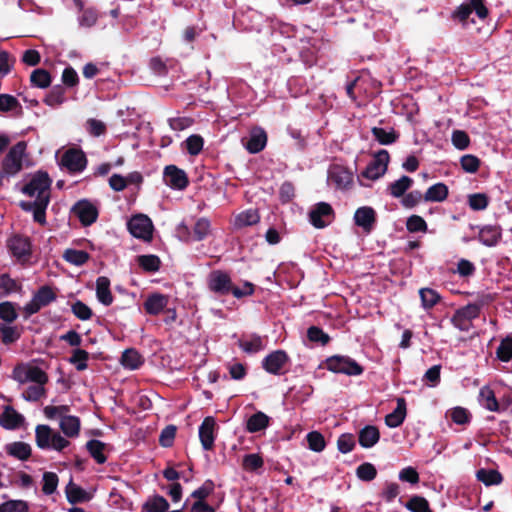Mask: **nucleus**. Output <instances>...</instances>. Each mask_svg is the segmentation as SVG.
<instances>
[{
	"label": "nucleus",
	"instance_id": "nucleus-1",
	"mask_svg": "<svg viewBox=\"0 0 512 512\" xmlns=\"http://www.w3.org/2000/svg\"><path fill=\"white\" fill-rule=\"evenodd\" d=\"M52 180L48 173L37 171L22 187L21 192L29 197L36 196L34 201H20L19 207L25 212H33V220L44 226L46 222V209L50 203V188Z\"/></svg>",
	"mask_w": 512,
	"mask_h": 512
},
{
	"label": "nucleus",
	"instance_id": "nucleus-2",
	"mask_svg": "<svg viewBox=\"0 0 512 512\" xmlns=\"http://www.w3.org/2000/svg\"><path fill=\"white\" fill-rule=\"evenodd\" d=\"M27 149L25 141H19L13 145L2 161L1 176H14L23 168V157Z\"/></svg>",
	"mask_w": 512,
	"mask_h": 512
},
{
	"label": "nucleus",
	"instance_id": "nucleus-3",
	"mask_svg": "<svg viewBox=\"0 0 512 512\" xmlns=\"http://www.w3.org/2000/svg\"><path fill=\"white\" fill-rule=\"evenodd\" d=\"M325 365L329 371L347 376H359L364 372L362 365L346 355L330 356L326 359Z\"/></svg>",
	"mask_w": 512,
	"mask_h": 512
},
{
	"label": "nucleus",
	"instance_id": "nucleus-4",
	"mask_svg": "<svg viewBox=\"0 0 512 512\" xmlns=\"http://www.w3.org/2000/svg\"><path fill=\"white\" fill-rule=\"evenodd\" d=\"M208 289L216 295L232 294L234 288L230 275L222 270H213L207 278Z\"/></svg>",
	"mask_w": 512,
	"mask_h": 512
},
{
	"label": "nucleus",
	"instance_id": "nucleus-5",
	"mask_svg": "<svg viewBox=\"0 0 512 512\" xmlns=\"http://www.w3.org/2000/svg\"><path fill=\"white\" fill-rule=\"evenodd\" d=\"M128 231L132 236L144 241H150L153 236V224L151 219L144 214L132 216L127 222Z\"/></svg>",
	"mask_w": 512,
	"mask_h": 512
},
{
	"label": "nucleus",
	"instance_id": "nucleus-6",
	"mask_svg": "<svg viewBox=\"0 0 512 512\" xmlns=\"http://www.w3.org/2000/svg\"><path fill=\"white\" fill-rule=\"evenodd\" d=\"M389 160L390 156L387 150L378 151L372 161L361 172V176L369 180L379 179L386 173Z\"/></svg>",
	"mask_w": 512,
	"mask_h": 512
},
{
	"label": "nucleus",
	"instance_id": "nucleus-7",
	"mask_svg": "<svg viewBox=\"0 0 512 512\" xmlns=\"http://www.w3.org/2000/svg\"><path fill=\"white\" fill-rule=\"evenodd\" d=\"M335 218L332 206L327 202H319L309 212V221L317 229L327 227Z\"/></svg>",
	"mask_w": 512,
	"mask_h": 512
},
{
	"label": "nucleus",
	"instance_id": "nucleus-8",
	"mask_svg": "<svg viewBox=\"0 0 512 512\" xmlns=\"http://www.w3.org/2000/svg\"><path fill=\"white\" fill-rule=\"evenodd\" d=\"M328 182L337 189H349L353 184V173L343 165L333 164L328 169Z\"/></svg>",
	"mask_w": 512,
	"mask_h": 512
},
{
	"label": "nucleus",
	"instance_id": "nucleus-9",
	"mask_svg": "<svg viewBox=\"0 0 512 512\" xmlns=\"http://www.w3.org/2000/svg\"><path fill=\"white\" fill-rule=\"evenodd\" d=\"M71 212L78 217L83 226H90L95 223L99 215L97 207L87 199L77 201Z\"/></svg>",
	"mask_w": 512,
	"mask_h": 512
},
{
	"label": "nucleus",
	"instance_id": "nucleus-10",
	"mask_svg": "<svg viewBox=\"0 0 512 512\" xmlns=\"http://www.w3.org/2000/svg\"><path fill=\"white\" fill-rule=\"evenodd\" d=\"M7 248L9 252L18 261L24 262L31 256L30 239L22 235H14L7 240Z\"/></svg>",
	"mask_w": 512,
	"mask_h": 512
},
{
	"label": "nucleus",
	"instance_id": "nucleus-11",
	"mask_svg": "<svg viewBox=\"0 0 512 512\" xmlns=\"http://www.w3.org/2000/svg\"><path fill=\"white\" fill-rule=\"evenodd\" d=\"M61 165L71 173H79L85 169L87 158L82 150L70 148L62 155Z\"/></svg>",
	"mask_w": 512,
	"mask_h": 512
},
{
	"label": "nucleus",
	"instance_id": "nucleus-12",
	"mask_svg": "<svg viewBox=\"0 0 512 512\" xmlns=\"http://www.w3.org/2000/svg\"><path fill=\"white\" fill-rule=\"evenodd\" d=\"M289 356L284 350H276L268 354L262 360V367L266 372L273 375L282 374V369L288 363Z\"/></svg>",
	"mask_w": 512,
	"mask_h": 512
},
{
	"label": "nucleus",
	"instance_id": "nucleus-13",
	"mask_svg": "<svg viewBox=\"0 0 512 512\" xmlns=\"http://www.w3.org/2000/svg\"><path fill=\"white\" fill-rule=\"evenodd\" d=\"M164 179L167 185L177 190H183L189 185L186 172L175 165L164 168Z\"/></svg>",
	"mask_w": 512,
	"mask_h": 512
},
{
	"label": "nucleus",
	"instance_id": "nucleus-14",
	"mask_svg": "<svg viewBox=\"0 0 512 512\" xmlns=\"http://www.w3.org/2000/svg\"><path fill=\"white\" fill-rule=\"evenodd\" d=\"M355 225L370 233L376 223V212L370 206L359 207L354 213Z\"/></svg>",
	"mask_w": 512,
	"mask_h": 512
},
{
	"label": "nucleus",
	"instance_id": "nucleus-15",
	"mask_svg": "<svg viewBox=\"0 0 512 512\" xmlns=\"http://www.w3.org/2000/svg\"><path fill=\"white\" fill-rule=\"evenodd\" d=\"M216 426L215 419L211 416L204 418L199 427V439L204 450H212L214 447L215 435L214 429Z\"/></svg>",
	"mask_w": 512,
	"mask_h": 512
},
{
	"label": "nucleus",
	"instance_id": "nucleus-16",
	"mask_svg": "<svg viewBox=\"0 0 512 512\" xmlns=\"http://www.w3.org/2000/svg\"><path fill=\"white\" fill-rule=\"evenodd\" d=\"M267 133L261 127H255L250 132V137L245 144V148L251 154L261 152L267 144Z\"/></svg>",
	"mask_w": 512,
	"mask_h": 512
},
{
	"label": "nucleus",
	"instance_id": "nucleus-17",
	"mask_svg": "<svg viewBox=\"0 0 512 512\" xmlns=\"http://www.w3.org/2000/svg\"><path fill=\"white\" fill-rule=\"evenodd\" d=\"M65 494L67 501L73 505L89 502L93 497L92 493L75 484L72 479L65 488Z\"/></svg>",
	"mask_w": 512,
	"mask_h": 512
},
{
	"label": "nucleus",
	"instance_id": "nucleus-18",
	"mask_svg": "<svg viewBox=\"0 0 512 512\" xmlns=\"http://www.w3.org/2000/svg\"><path fill=\"white\" fill-rule=\"evenodd\" d=\"M502 236V229L498 225H485L480 228L478 239L487 246L494 247L498 244Z\"/></svg>",
	"mask_w": 512,
	"mask_h": 512
},
{
	"label": "nucleus",
	"instance_id": "nucleus-19",
	"mask_svg": "<svg viewBox=\"0 0 512 512\" xmlns=\"http://www.w3.org/2000/svg\"><path fill=\"white\" fill-rule=\"evenodd\" d=\"M24 421L23 415L18 413L12 406H6L0 415V425L7 430L19 428Z\"/></svg>",
	"mask_w": 512,
	"mask_h": 512
},
{
	"label": "nucleus",
	"instance_id": "nucleus-20",
	"mask_svg": "<svg viewBox=\"0 0 512 512\" xmlns=\"http://www.w3.org/2000/svg\"><path fill=\"white\" fill-rule=\"evenodd\" d=\"M406 411V400L403 397L397 398V406L385 416V424L390 428L399 427L406 418Z\"/></svg>",
	"mask_w": 512,
	"mask_h": 512
},
{
	"label": "nucleus",
	"instance_id": "nucleus-21",
	"mask_svg": "<svg viewBox=\"0 0 512 512\" xmlns=\"http://www.w3.org/2000/svg\"><path fill=\"white\" fill-rule=\"evenodd\" d=\"M168 304V296L153 293L147 297L145 300L143 307L147 314L150 315H158Z\"/></svg>",
	"mask_w": 512,
	"mask_h": 512
},
{
	"label": "nucleus",
	"instance_id": "nucleus-22",
	"mask_svg": "<svg viewBox=\"0 0 512 512\" xmlns=\"http://www.w3.org/2000/svg\"><path fill=\"white\" fill-rule=\"evenodd\" d=\"M380 431L374 425H366L358 433V442L363 448H371L379 442Z\"/></svg>",
	"mask_w": 512,
	"mask_h": 512
},
{
	"label": "nucleus",
	"instance_id": "nucleus-23",
	"mask_svg": "<svg viewBox=\"0 0 512 512\" xmlns=\"http://www.w3.org/2000/svg\"><path fill=\"white\" fill-rule=\"evenodd\" d=\"M494 297L491 295H483L478 302L469 303L466 306L459 308L458 311L464 316V318L472 321L479 317L482 307L493 301Z\"/></svg>",
	"mask_w": 512,
	"mask_h": 512
},
{
	"label": "nucleus",
	"instance_id": "nucleus-24",
	"mask_svg": "<svg viewBox=\"0 0 512 512\" xmlns=\"http://www.w3.org/2000/svg\"><path fill=\"white\" fill-rule=\"evenodd\" d=\"M96 296L103 305L109 306L113 302L110 290V280L106 276H100L96 280Z\"/></svg>",
	"mask_w": 512,
	"mask_h": 512
},
{
	"label": "nucleus",
	"instance_id": "nucleus-25",
	"mask_svg": "<svg viewBox=\"0 0 512 512\" xmlns=\"http://www.w3.org/2000/svg\"><path fill=\"white\" fill-rule=\"evenodd\" d=\"M448 195V186L445 183L438 182L426 190L424 200L427 202H443L447 199Z\"/></svg>",
	"mask_w": 512,
	"mask_h": 512
},
{
	"label": "nucleus",
	"instance_id": "nucleus-26",
	"mask_svg": "<svg viewBox=\"0 0 512 512\" xmlns=\"http://www.w3.org/2000/svg\"><path fill=\"white\" fill-rule=\"evenodd\" d=\"M483 407L492 412L501 411V403L497 400L494 391L489 386H483L479 392Z\"/></svg>",
	"mask_w": 512,
	"mask_h": 512
},
{
	"label": "nucleus",
	"instance_id": "nucleus-27",
	"mask_svg": "<svg viewBox=\"0 0 512 512\" xmlns=\"http://www.w3.org/2000/svg\"><path fill=\"white\" fill-rule=\"evenodd\" d=\"M414 181L409 176L403 175L398 180L392 182L388 186L390 195L394 198L403 197L412 187Z\"/></svg>",
	"mask_w": 512,
	"mask_h": 512
},
{
	"label": "nucleus",
	"instance_id": "nucleus-28",
	"mask_svg": "<svg viewBox=\"0 0 512 512\" xmlns=\"http://www.w3.org/2000/svg\"><path fill=\"white\" fill-rule=\"evenodd\" d=\"M476 479L485 486L499 485L503 482L502 474L495 469H478L476 471Z\"/></svg>",
	"mask_w": 512,
	"mask_h": 512
},
{
	"label": "nucleus",
	"instance_id": "nucleus-29",
	"mask_svg": "<svg viewBox=\"0 0 512 512\" xmlns=\"http://www.w3.org/2000/svg\"><path fill=\"white\" fill-rule=\"evenodd\" d=\"M144 363L142 355L134 348L126 349L121 356V364L130 370H136Z\"/></svg>",
	"mask_w": 512,
	"mask_h": 512
},
{
	"label": "nucleus",
	"instance_id": "nucleus-30",
	"mask_svg": "<svg viewBox=\"0 0 512 512\" xmlns=\"http://www.w3.org/2000/svg\"><path fill=\"white\" fill-rule=\"evenodd\" d=\"M22 285L11 278L8 273L0 275V298L7 297L12 293L21 292Z\"/></svg>",
	"mask_w": 512,
	"mask_h": 512
},
{
	"label": "nucleus",
	"instance_id": "nucleus-31",
	"mask_svg": "<svg viewBox=\"0 0 512 512\" xmlns=\"http://www.w3.org/2000/svg\"><path fill=\"white\" fill-rule=\"evenodd\" d=\"M260 221V215L256 209H247L239 213L234 220V226L238 229L252 226Z\"/></svg>",
	"mask_w": 512,
	"mask_h": 512
},
{
	"label": "nucleus",
	"instance_id": "nucleus-32",
	"mask_svg": "<svg viewBox=\"0 0 512 512\" xmlns=\"http://www.w3.org/2000/svg\"><path fill=\"white\" fill-rule=\"evenodd\" d=\"M238 346L247 354L258 353L264 349L263 339L257 334H251L249 339H240Z\"/></svg>",
	"mask_w": 512,
	"mask_h": 512
},
{
	"label": "nucleus",
	"instance_id": "nucleus-33",
	"mask_svg": "<svg viewBox=\"0 0 512 512\" xmlns=\"http://www.w3.org/2000/svg\"><path fill=\"white\" fill-rule=\"evenodd\" d=\"M270 418L263 412L258 411L251 415L246 423V430L249 433L259 432L269 425Z\"/></svg>",
	"mask_w": 512,
	"mask_h": 512
},
{
	"label": "nucleus",
	"instance_id": "nucleus-34",
	"mask_svg": "<svg viewBox=\"0 0 512 512\" xmlns=\"http://www.w3.org/2000/svg\"><path fill=\"white\" fill-rule=\"evenodd\" d=\"M30 83L33 87L46 89L52 83L51 74L44 68H37L30 74Z\"/></svg>",
	"mask_w": 512,
	"mask_h": 512
},
{
	"label": "nucleus",
	"instance_id": "nucleus-35",
	"mask_svg": "<svg viewBox=\"0 0 512 512\" xmlns=\"http://www.w3.org/2000/svg\"><path fill=\"white\" fill-rule=\"evenodd\" d=\"M54 432L48 425H38L35 429L36 444L40 449H49Z\"/></svg>",
	"mask_w": 512,
	"mask_h": 512
},
{
	"label": "nucleus",
	"instance_id": "nucleus-36",
	"mask_svg": "<svg viewBox=\"0 0 512 512\" xmlns=\"http://www.w3.org/2000/svg\"><path fill=\"white\" fill-rule=\"evenodd\" d=\"M371 133L375 140L381 145L393 144L399 138V133L396 132L393 128H391L389 131H386L381 127H373L371 129Z\"/></svg>",
	"mask_w": 512,
	"mask_h": 512
},
{
	"label": "nucleus",
	"instance_id": "nucleus-37",
	"mask_svg": "<svg viewBox=\"0 0 512 512\" xmlns=\"http://www.w3.org/2000/svg\"><path fill=\"white\" fill-rule=\"evenodd\" d=\"M86 448L91 457L98 463L104 464L107 461V457L104 454L106 444L97 439H91L86 443Z\"/></svg>",
	"mask_w": 512,
	"mask_h": 512
},
{
	"label": "nucleus",
	"instance_id": "nucleus-38",
	"mask_svg": "<svg viewBox=\"0 0 512 512\" xmlns=\"http://www.w3.org/2000/svg\"><path fill=\"white\" fill-rule=\"evenodd\" d=\"M6 452L21 461H25L31 456V447L25 442L18 441L7 445Z\"/></svg>",
	"mask_w": 512,
	"mask_h": 512
},
{
	"label": "nucleus",
	"instance_id": "nucleus-39",
	"mask_svg": "<svg viewBox=\"0 0 512 512\" xmlns=\"http://www.w3.org/2000/svg\"><path fill=\"white\" fill-rule=\"evenodd\" d=\"M60 429L67 437H76L80 431V419L77 416H64L60 421Z\"/></svg>",
	"mask_w": 512,
	"mask_h": 512
},
{
	"label": "nucleus",
	"instance_id": "nucleus-40",
	"mask_svg": "<svg viewBox=\"0 0 512 512\" xmlns=\"http://www.w3.org/2000/svg\"><path fill=\"white\" fill-rule=\"evenodd\" d=\"M63 259L75 266H82L88 262L90 259V255L88 252L84 250H76L72 248H68L63 252Z\"/></svg>",
	"mask_w": 512,
	"mask_h": 512
},
{
	"label": "nucleus",
	"instance_id": "nucleus-41",
	"mask_svg": "<svg viewBox=\"0 0 512 512\" xmlns=\"http://www.w3.org/2000/svg\"><path fill=\"white\" fill-rule=\"evenodd\" d=\"M65 88L63 85H55L43 99V102L50 107L60 106L65 102Z\"/></svg>",
	"mask_w": 512,
	"mask_h": 512
},
{
	"label": "nucleus",
	"instance_id": "nucleus-42",
	"mask_svg": "<svg viewBox=\"0 0 512 512\" xmlns=\"http://www.w3.org/2000/svg\"><path fill=\"white\" fill-rule=\"evenodd\" d=\"M168 501L161 495H154L143 504V512H167Z\"/></svg>",
	"mask_w": 512,
	"mask_h": 512
},
{
	"label": "nucleus",
	"instance_id": "nucleus-43",
	"mask_svg": "<svg viewBox=\"0 0 512 512\" xmlns=\"http://www.w3.org/2000/svg\"><path fill=\"white\" fill-rule=\"evenodd\" d=\"M137 263L145 272L149 273L157 272L161 266L160 258L153 254L139 255L137 257Z\"/></svg>",
	"mask_w": 512,
	"mask_h": 512
},
{
	"label": "nucleus",
	"instance_id": "nucleus-44",
	"mask_svg": "<svg viewBox=\"0 0 512 512\" xmlns=\"http://www.w3.org/2000/svg\"><path fill=\"white\" fill-rule=\"evenodd\" d=\"M419 295L424 309L433 308L441 300L440 294L432 288H421L419 290Z\"/></svg>",
	"mask_w": 512,
	"mask_h": 512
},
{
	"label": "nucleus",
	"instance_id": "nucleus-45",
	"mask_svg": "<svg viewBox=\"0 0 512 512\" xmlns=\"http://www.w3.org/2000/svg\"><path fill=\"white\" fill-rule=\"evenodd\" d=\"M496 357L501 362H509L512 360V336L507 335L501 339L499 346L496 349Z\"/></svg>",
	"mask_w": 512,
	"mask_h": 512
},
{
	"label": "nucleus",
	"instance_id": "nucleus-46",
	"mask_svg": "<svg viewBox=\"0 0 512 512\" xmlns=\"http://www.w3.org/2000/svg\"><path fill=\"white\" fill-rule=\"evenodd\" d=\"M17 110V115L21 116L23 109L16 97L10 94H0V112H9Z\"/></svg>",
	"mask_w": 512,
	"mask_h": 512
},
{
	"label": "nucleus",
	"instance_id": "nucleus-47",
	"mask_svg": "<svg viewBox=\"0 0 512 512\" xmlns=\"http://www.w3.org/2000/svg\"><path fill=\"white\" fill-rule=\"evenodd\" d=\"M405 507L411 512H434L426 498L418 495L412 496L405 504Z\"/></svg>",
	"mask_w": 512,
	"mask_h": 512
},
{
	"label": "nucleus",
	"instance_id": "nucleus-48",
	"mask_svg": "<svg viewBox=\"0 0 512 512\" xmlns=\"http://www.w3.org/2000/svg\"><path fill=\"white\" fill-rule=\"evenodd\" d=\"M35 300L42 306L45 307L56 300L57 295L54 292V290L48 286L44 285L41 286L35 293H34Z\"/></svg>",
	"mask_w": 512,
	"mask_h": 512
},
{
	"label": "nucleus",
	"instance_id": "nucleus-49",
	"mask_svg": "<svg viewBox=\"0 0 512 512\" xmlns=\"http://www.w3.org/2000/svg\"><path fill=\"white\" fill-rule=\"evenodd\" d=\"M90 354L84 349H74L72 355L69 358V363L75 366L76 370L84 371L87 369V361L89 360Z\"/></svg>",
	"mask_w": 512,
	"mask_h": 512
},
{
	"label": "nucleus",
	"instance_id": "nucleus-50",
	"mask_svg": "<svg viewBox=\"0 0 512 512\" xmlns=\"http://www.w3.org/2000/svg\"><path fill=\"white\" fill-rule=\"evenodd\" d=\"M306 440L310 450L322 452L326 447L324 436L318 431H311L306 435Z\"/></svg>",
	"mask_w": 512,
	"mask_h": 512
},
{
	"label": "nucleus",
	"instance_id": "nucleus-51",
	"mask_svg": "<svg viewBox=\"0 0 512 512\" xmlns=\"http://www.w3.org/2000/svg\"><path fill=\"white\" fill-rule=\"evenodd\" d=\"M18 317L16 304L10 301L0 303V319L6 323L14 322Z\"/></svg>",
	"mask_w": 512,
	"mask_h": 512
},
{
	"label": "nucleus",
	"instance_id": "nucleus-52",
	"mask_svg": "<svg viewBox=\"0 0 512 512\" xmlns=\"http://www.w3.org/2000/svg\"><path fill=\"white\" fill-rule=\"evenodd\" d=\"M307 338L314 343H320L322 346L327 345L331 338L318 326H310L307 329Z\"/></svg>",
	"mask_w": 512,
	"mask_h": 512
},
{
	"label": "nucleus",
	"instance_id": "nucleus-53",
	"mask_svg": "<svg viewBox=\"0 0 512 512\" xmlns=\"http://www.w3.org/2000/svg\"><path fill=\"white\" fill-rule=\"evenodd\" d=\"M356 475L360 480L370 482L376 478L377 470L373 464L365 462L357 467Z\"/></svg>",
	"mask_w": 512,
	"mask_h": 512
},
{
	"label": "nucleus",
	"instance_id": "nucleus-54",
	"mask_svg": "<svg viewBox=\"0 0 512 512\" xmlns=\"http://www.w3.org/2000/svg\"><path fill=\"white\" fill-rule=\"evenodd\" d=\"M406 228L410 233H426L428 230L426 221L419 215H411L408 217L406 221Z\"/></svg>",
	"mask_w": 512,
	"mask_h": 512
},
{
	"label": "nucleus",
	"instance_id": "nucleus-55",
	"mask_svg": "<svg viewBox=\"0 0 512 512\" xmlns=\"http://www.w3.org/2000/svg\"><path fill=\"white\" fill-rule=\"evenodd\" d=\"M203 145H204V140L198 134L190 135L185 140L186 150L192 156L198 155L202 151Z\"/></svg>",
	"mask_w": 512,
	"mask_h": 512
},
{
	"label": "nucleus",
	"instance_id": "nucleus-56",
	"mask_svg": "<svg viewBox=\"0 0 512 512\" xmlns=\"http://www.w3.org/2000/svg\"><path fill=\"white\" fill-rule=\"evenodd\" d=\"M215 484L211 479H207L204 483L191 493V497L196 501H205L206 498L214 492Z\"/></svg>",
	"mask_w": 512,
	"mask_h": 512
},
{
	"label": "nucleus",
	"instance_id": "nucleus-57",
	"mask_svg": "<svg viewBox=\"0 0 512 512\" xmlns=\"http://www.w3.org/2000/svg\"><path fill=\"white\" fill-rule=\"evenodd\" d=\"M263 458L259 454H247L243 457L242 466L246 471L254 472L262 468Z\"/></svg>",
	"mask_w": 512,
	"mask_h": 512
},
{
	"label": "nucleus",
	"instance_id": "nucleus-58",
	"mask_svg": "<svg viewBox=\"0 0 512 512\" xmlns=\"http://www.w3.org/2000/svg\"><path fill=\"white\" fill-rule=\"evenodd\" d=\"M210 232V221L207 218H199L193 227V236L196 241L205 239Z\"/></svg>",
	"mask_w": 512,
	"mask_h": 512
},
{
	"label": "nucleus",
	"instance_id": "nucleus-59",
	"mask_svg": "<svg viewBox=\"0 0 512 512\" xmlns=\"http://www.w3.org/2000/svg\"><path fill=\"white\" fill-rule=\"evenodd\" d=\"M469 207L474 211H481L487 208L489 198L484 193H475L468 196Z\"/></svg>",
	"mask_w": 512,
	"mask_h": 512
},
{
	"label": "nucleus",
	"instance_id": "nucleus-60",
	"mask_svg": "<svg viewBox=\"0 0 512 512\" xmlns=\"http://www.w3.org/2000/svg\"><path fill=\"white\" fill-rule=\"evenodd\" d=\"M59 478L54 472H44L42 491L45 495L53 494L58 486Z\"/></svg>",
	"mask_w": 512,
	"mask_h": 512
},
{
	"label": "nucleus",
	"instance_id": "nucleus-61",
	"mask_svg": "<svg viewBox=\"0 0 512 512\" xmlns=\"http://www.w3.org/2000/svg\"><path fill=\"white\" fill-rule=\"evenodd\" d=\"M46 392L44 385H31L23 392L22 397L26 401L36 402L46 396Z\"/></svg>",
	"mask_w": 512,
	"mask_h": 512
},
{
	"label": "nucleus",
	"instance_id": "nucleus-62",
	"mask_svg": "<svg viewBox=\"0 0 512 512\" xmlns=\"http://www.w3.org/2000/svg\"><path fill=\"white\" fill-rule=\"evenodd\" d=\"M355 445V438L351 433H343L337 439V448L343 454L351 452Z\"/></svg>",
	"mask_w": 512,
	"mask_h": 512
},
{
	"label": "nucleus",
	"instance_id": "nucleus-63",
	"mask_svg": "<svg viewBox=\"0 0 512 512\" xmlns=\"http://www.w3.org/2000/svg\"><path fill=\"white\" fill-rule=\"evenodd\" d=\"M71 310L72 313L82 321L89 320L93 315L91 308L80 300L72 304Z\"/></svg>",
	"mask_w": 512,
	"mask_h": 512
},
{
	"label": "nucleus",
	"instance_id": "nucleus-64",
	"mask_svg": "<svg viewBox=\"0 0 512 512\" xmlns=\"http://www.w3.org/2000/svg\"><path fill=\"white\" fill-rule=\"evenodd\" d=\"M28 505L22 500H10L0 505V512H27Z\"/></svg>",
	"mask_w": 512,
	"mask_h": 512
}]
</instances>
